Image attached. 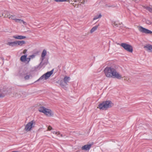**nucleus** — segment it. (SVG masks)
Returning <instances> with one entry per match:
<instances>
[{"label": "nucleus", "mask_w": 152, "mask_h": 152, "mask_svg": "<svg viewBox=\"0 0 152 152\" xmlns=\"http://www.w3.org/2000/svg\"><path fill=\"white\" fill-rule=\"evenodd\" d=\"M6 44L7 45L12 47L15 46V41L13 42H8Z\"/></svg>", "instance_id": "dca6fc26"}, {"label": "nucleus", "mask_w": 152, "mask_h": 152, "mask_svg": "<svg viewBox=\"0 0 152 152\" xmlns=\"http://www.w3.org/2000/svg\"><path fill=\"white\" fill-rule=\"evenodd\" d=\"M27 55H25L22 56L20 59V61L22 62H25L26 61L29 62L30 61L31 58H27Z\"/></svg>", "instance_id": "9d476101"}, {"label": "nucleus", "mask_w": 152, "mask_h": 152, "mask_svg": "<svg viewBox=\"0 0 152 152\" xmlns=\"http://www.w3.org/2000/svg\"><path fill=\"white\" fill-rule=\"evenodd\" d=\"M53 70L50 72H48L41 77L39 80L42 79L43 78H44L45 80L48 79L53 74Z\"/></svg>", "instance_id": "1a4fd4ad"}, {"label": "nucleus", "mask_w": 152, "mask_h": 152, "mask_svg": "<svg viewBox=\"0 0 152 152\" xmlns=\"http://www.w3.org/2000/svg\"><path fill=\"white\" fill-rule=\"evenodd\" d=\"M128 80V81H127L129 82H130L131 81V80H130L129 78Z\"/></svg>", "instance_id": "c85d7f7f"}, {"label": "nucleus", "mask_w": 152, "mask_h": 152, "mask_svg": "<svg viewBox=\"0 0 152 152\" xmlns=\"http://www.w3.org/2000/svg\"><path fill=\"white\" fill-rule=\"evenodd\" d=\"M61 137H62V134H61Z\"/></svg>", "instance_id": "7c9ffc66"}, {"label": "nucleus", "mask_w": 152, "mask_h": 152, "mask_svg": "<svg viewBox=\"0 0 152 152\" xmlns=\"http://www.w3.org/2000/svg\"><path fill=\"white\" fill-rule=\"evenodd\" d=\"M36 123V121L34 120L29 121L25 126L24 130L27 132L31 131L35 127Z\"/></svg>", "instance_id": "39448f33"}, {"label": "nucleus", "mask_w": 152, "mask_h": 152, "mask_svg": "<svg viewBox=\"0 0 152 152\" xmlns=\"http://www.w3.org/2000/svg\"><path fill=\"white\" fill-rule=\"evenodd\" d=\"M26 42L24 41H15V46L18 45L19 46H22Z\"/></svg>", "instance_id": "9b49d317"}, {"label": "nucleus", "mask_w": 152, "mask_h": 152, "mask_svg": "<svg viewBox=\"0 0 152 152\" xmlns=\"http://www.w3.org/2000/svg\"><path fill=\"white\" fill-rule=\"evenodd\" d=\"M53 133L54 134H56L57 135H59L60 134V132L59 131H58V132L54 131L53 132Z\"/></svg>", "instance_id": "5701e85b"}, {"label": "nucleus", "mask_w": 152, "mask_h": 152, "mask_svg": "<svg viewBox=\"0 0 152 152\" xmlns=\"http://www.w3.org/2000/svg\"><path fill=\"white\" fill-rule=\"evenodd\" d=\"M31 58H33L34 56V55H31L30 56Z\"/></svg>", "instance_id": "c756f323"}, {"label": "nucleus", "mask_w": 152, "mask_h": 152, "mask_svg": "<svg viewBox=\"0 0 152 152\" xmlns=\"http://www.w3.org/2000/svg\"><path fill=\"white\" fill-rule=\"evenodd\" d=\"M4 95L0 93V98L2 97H4Z\"/></svg>", "instance_id": "cd10ccee"}, {"label": "nucleus", "mask_w": 152, "mask_h": 152, "mask_svg": "<svg viewBox=\"0 0 152 152\" xmlns=\"http://www.w3.org/2000/svg\"><path fill=\"white\" fill-rule=\"evenodd\" d=\"M113 105V103L110 101H106L100 104L97 107L100 110H106Z\"/></svg>", "instance_id": "7ed1b4c3"}, {"label": "nucleus", "mask_w": 152, "mask_h": 152, "mask_svg": "<svg viewBox=\"0 0 152 152\" xmlns=\"http://www.w3.org/2000/svg\"><path fill=\"white\" fill-rule=\"evenodd\" d=\"M146 9L150 12L152 13V7H147Z\"/></svg>", "instance_id": "4be33fe9"}, {"label": "nucleus", "mask_w": 152, "mask_h": 152, "mask_svg": "<svg viewBox=\"0 0 152 152\" xmlns=\"http://www.w3.org/2000/svg\"><path fill=\"white\" fill-rule=\"evenodd\" d=\"M27 50L26 49H25L23 50V54H25L27 52Z\"/></svg>", "instance_id": "bb28decb"}, {"label": "nucleus", "mask_w": 152, "mask_h": 152, "mask_svg": "<svg viewBox=\"0 0 152 152\" xmlns=\"http://www.w3.org/2000/svg\"><path fill=\"white\" fill-rule=\"evenodd\" d=\"M15 21L16 22H18L20 23H22L23 24L25 25H27V23L26 22L20 19L16 18V20Z\"/></svg>", "instance_id": "f3484780"}, {"label": "nucleus", "mask_w": 152, "mask_h": 152, "mask_svg": "<svg viewBox=\"0 0 152 152\" xmlns=\"http://www.w3.org/2000/svg\"><path fill=\"white\" fill-rule=\"evenodd\" d=\"M38 110L48 117H51L53 115V113L51 110L43 106H40L38 108Z\"/></svg>", "instance_id": "20e7f679"}, {"label": "nucleus", "mask_w": 152, "mask_h": 152, "mask_svg": "<svg viewBox=\"0 0 152 152\" xmlns=\"http://www.w3.org/2000/svg\"><path fill=\"white\" fill-rule=\"evenodd\" d=\"M92 145V144H88L85 145L82 147L81 149L82 150L86 151L89 150Z\"/></svg>", "instance_id": "f8f14e48"}, {"label": "nucleus", "mask_w": 152, "mask_h": 152, "mask_svg": "<svg viewBox=\"0 0 152 152\" xmlns=\"http://www.w3.org/2000/svg\"><path fill=\"white\" fill-rule=\"evenodd\" d=\"M102 17V15L101 14H99V15H97L94 17L93 18V20L97 19L99 18H100Z\"/></svg>", "instance_id": "aec40b11"}, {"label": "nucleus", "mask_w": 152, "mask_h": 152, "mask_svg": "<svg viewBox=\"0 0 152 152\" xmlns=\"http://www.w3.org/2000/svg\"><path fill=\"white\" fill-rule=\"evenodd\" d=\"M144 48H146V50L150 52H152V45H147L144 46Z\"/></svg>", "instance_id": "4468645a"}, {"label": "nucleus", "mask_w": 152, "mask_h": 152, "mask_svg": "<svg viewBox=\"0 0 152 152\" xmlns=\"http://www.w3.org/2000/svg\"><path fill=\"white\" fill-rule=\"evenodd\" d=\"M47 52L46 50L44 49L41 53L42 60L43 61L45 58V56L46 55Z\"/></svg>", "instance_id": "2eb2a0df"}, {"label": "nucleus", "mask_w": 152, "mask_h": 152, "mask_svg": "<svg viewBox=\"0 0 152 152\" xmlns=\"http://www.w3.org/2000/svg\"><path fill=\"white\" fill-rule=\"evenodd\" d=\"M99 26V25L93 27L90 31V32L92 33L95 31L97 29Z\"/></svg>", "instance_id": "a211bd4d"}, {"label": "nucleus", "mask_w": 152, "mask_h": 152, "mask_svg": "<svg viewBox=\"0 0 152 152\" xmlns=\"http://www.w3.org/2000/svg\"><path fill=\"white\" fill-rule=\"evenodd\" d=\"M29 78V76L28 75L26 76L25 77V78L26 80L28 79Z\"/></svg>", "instance_id": "393cba45"}, {"label": "nucleus", "mask_w": 152, "mask_h": 152, "mask_svg": "<svg viewBox=\"0 0 152 152\" xmlns=\"http://www.w3.org/2000/svg\"><path fill=\"white\" fill-rule=\"evenodd\" d=\"M7 13V12L4 11V13L0 14V18L3 16L4 18L8 17L10 19L13 20L15 21L16 20L17 18L15 15H9L6 16V15Z\"/></svg>", "instance_id": "0eeeda50"}, {"label": "nucleus", "mask_w": 152, "mask_h": 152, "mask_svg": "<svg viewBox=\"0 0 152 152\" xmlns=\"http://www.w3.org/2000/svg\"><path fill=\"white\" fill-rule=\"evenodd\" d=\"M120 45L127 51L130 53L132 52L133 47L130 45L126 43H122L120 44Z\"/></svg>", "instance_id": "423d86ee"}, {"label": "nucleus", "mask_w": 152, "mask_h": 152, "mask_svg": "<svg viewBox=\"0 0 152 152\" xmlns=\"http://www.w3.org/2000/svg\"><path fill=\"white\" fill-rule=\"evenodd\" d=\"M124 77V80H125L128 81V79L129 77H125V76Z\"/></svg>", "instance_id": "a878e982"}, {"label": "nucleus", "mask_w": 152, "mask_h": 152, "mask_svg": "<svg viewBox=\"0 0 152 152\" xmlns=\"http://www.w3.org/2000/svg\"><path fill=\"white\" fill-rule=\"evenodd\" d=\"M56 2H68L72 6L74 7H77L80 3L82 4H84L85 1L83 0L81 1V0H53Z\"/></svg>", "instance_id": "f03ea898"}, {"label": "nucleus", "mask_w": 152, "mask_h": 152, "mask_svg": "<svg viewBox=\"0 0 152 152\" xmlns=\"http://www.w3.org/2000/svg\"><path fill=\"white\" fill-rule=\"evenodd\" d=\"M69 80L70 77H69L66 76L64 78V81L65 83H67L68 82Z\"/></svg>", "instance_id": "6ab92c4d"}, {"label": "nucleus", "mask_w": 152, "mask_h": 152, "mask_svg": "<svg viewBox=\"0 0 152 152\" xmlns=\"http://www.w3.org/2000/svg\"><path fill=\"white\" fill-rule=\"evenodd\" d=\"M12 37L14 39H22L26 38V36L18 35H14Z\"/></svg>", "instance_id": "ddd939ff"}, {"label": "nucleus", "mask_w": 152, "mask_h": 152, "mask_svg": "<svg viewBox=\"0 0 152 152\" xmlns=\"http://www.w3.org/2000/svg\"><path fill=\"white\" fill-rule=\"evenodd\" d=\"M52 129V127L50 126H49L48 127L47 131H50Z\"/></svg>", "instance_id": "b1692460"}, {"label": "nucleus", "mask_w": 152, "mask_h": 152, "mask_svg": "<svg viewBox=\"0 0 152 152\" xmlns=\"http://www.w3.org/2000/svg\"><path fill=\"white\" fill-rule=\"evenodd\" d=\"M139 31L142 33H144L146 34H151L152 33V31L142 26H139L138 27Z\"/></svg>", "instance_id": "6e6552de"}, {"label": "nucleus", "mask_w": 152, "mask_h": 152, "mask_svg": "<svg viewBox=\"0 0 152 152\" xmlns=\"http://www.w3.org/2000/svg\"><path fill=\"white\" fill-rule=\"evenodd\" d=\"M103 72L107 78H115L118 79L122 78V75L114 67H107L104 69Z\"/></svg>", "instance_id": "f257e3e1"}, {"label": "nucleus", "mask_w": 152, "mask_h": 152, "mask_svg": "<svg viewBox=\"0 0 152 152\" xmlns=\"http://www.w3.org/2000/svg\"><path fill=\"white\" fill-rule=\"evenodd\" d=\"M73 3H74V4L75 3V2H73Z\"/></svg>", "instance_id": "2f4dec72"}, {"label": "nucleus", "mask_w": 152, "mask_h": 152, "mask_svg": "<svg viewBox=\"0 0 152 152\" xmlns=\"http://www.w3.org/2000/svg\"><path fill=\"white\" fill-rule=\"evenodd\" d=\"M112 24L113 26H116V27L118 26V25L120 24L119 23H118V22H117L115 21L113 22L112 23Z\"/></svg>", "instance_id": "412c9836"}]
</instances>
